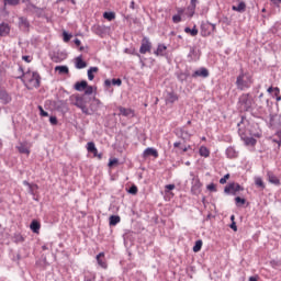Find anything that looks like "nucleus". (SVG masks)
Segmentation results:
<instances>
[{
    "instance_id": "nucleus-52",
    "label": "nucleus",
    "mask_w": 281,
    "mask_h": 281,
    "mask_svg": "<svg viewBox=\"0 0 281 281\" xmlns=\"http://www.w3.org/2000/svg\"><path fill=\"white\" fill-rule=\"evenodd\" d=\"M93 157H98V159H102V154H98V148L91 151Z\"/></svg>"
},
{
    "instance_id": "nucleus-47",
    "label": "nucleus",
    "mask_w": 281,
    "mask_h": 281,
    "mask_svg": "<svg viewBox=\"0 0 281 281\" xmlns=\"http://www.w3.org/2000/svg\"><path fill=\"white\" fill-rule=\"evenodd\" d=\"M112 85L116 87H122V79H112Z\"/></svg>"
},
{
    "instance_id": "nucleus-2",
    "label": "nucleus",
    "mask_w": 281,
    "mask_h": 281,
    "mask_svg": "<svg viewBox=\"0 0 281 281\" xmlns=\"http://www.w3.org/2000/svg\"><path fill=\"white\" fill-rule=\"evenodd\" d=\"M254 85V79L249 74H245L243 70L236 79V87L239 91H245V89H249Z\"/></svg>"
},
{
    "instance_id": "nucleus-38",
    "label": "nucleus",
    "mask_w": 281,
    "mask_h": 281,
    "mask_svg": "<svg viewBox=\"0 0 281 281\" xmlns=\"http://www.w3.org/2000/svg\"><path fill=\"white\" fill-rule=\"evenodd\" d=\"M276 137L278 138H273L272 142H274V144H278V146H281V131L276 133Z\"/></svg>"
},
{
    "instance_id": "nucleus-56",
    "label": "nucleus",
    "mask_w": 281,
    "mask_h": 281,
    "mask_svg": "<svg viewBox=\"0 0 281 281\" xmlns=\"http://www.w3.org/2000/svg\"><path fill=\"white\" fill-rule=\"evenodd\" d=\"M196 1H199V0H191V5H192L193 12L196 9Z\"/></svg>"
},
{
    "instance_id": "nucleus-8",
    "label": "nucleus",
    "mask_w": 281,
    "mask_h": 281,
    "mask_svg": "<svg viewBox=\"0 0 281 281\" xmlns=\"http://www.w3.org/2000/svg\"><path fill=\"white\" fill-rule=\"evenodd\" d=\"M153 49V43L148 37H144L140 42L139 54H150Z\"/></svg>"
},
{
    "instance_id": "nucleus-12",
    "label": "nucleus",
    "mask_w": 281,
    "mask_h": 281,
    "mask_svg": "<svg viewBox=\"0 0 281 281\" xmlns=\"http://www.w3.org/2000/svg\"><path fill=\"white\" fill-rule=\"evenodd\" d=\"M0 102L1 104H10V102H12V97H10L5 90H0Z\"/></svg>"
},
{
    "instance_id": "nucleus-43",
    "label": "nucleus",
    "mask_w": 281,
    "mask_h": 281,
    "mask_svg": "<svg viewBox=\"0 0 281 281\" xmlns=\"http://www.w3.org/2000/svg\"><path fill=\"white\" fill-rule=\"evenodd\" d=\"M273 91H276V95H278V93H280V88H278V87H276V88L270 87L267 90L268 93H273Z\"/></svg>"
},
{
    "instance_id": "nucleus-11",
    "label": "nucleus",
    "mask_w": 281,
    "mask_h": 281,
    "mask_svg": "<svg viewBox=\"0 0 281 281\" xmlns=\"http://www.w3.org/2000/svg\"><path fill=\"white\" fill-rule=\"evenodd\" d=\"M119 115H123V117H135V112L132 109L119 106Z\"/></svg>"
},
{
    "instance_id": "nucleus-30",
    "label": "nucleus",
    "mask_w": 281,
    "mask_h": 281,
    "mask_svg": "<svg viewBox=\"0 0 281 281\" xmlns=\"http://www.w3.org/2000/svg\"><path fill=\"white\" fill-rule=\"evenodd\" d=\"M55 71H58L59 75L69 74V68L67 66H56Z\"/></svg>"
},
{
    "instance_id": "nucleus-26",
    "label": "nucleus",
    "mask_w": 281,
    "mask_h": 281,
    "mask_svg": "<svg viewBox=\"0 0 281 281\" xmlns=\"http://www.w3.org/2000/svg\"><path fill=\"white\" fill-rule=\"evenodd\" d=\"M98 71H100V69L98 67H90L88 69V80H93V78H95V76H93V74H98Z\"/></svg>"
},
{
    "instance_id": "nucleus-4",
    "label": "nucleus",
    "mask_w": 281,
    "mask_h": 281,
    "mask_svg": "<svg viewBox=\"0 0 281 281\" xmlns=\"http://www.w3.org/2000/svg\"><path fill=\"white\" fill-rule=\"evenodd\" d=\"M69 101L70 104L80 109L82 113H85V115H89V109L85 104V99L82 97H80L79 94H72L70 95Z\"/></svg>"
},
{
    "instance_id": "nucleus-14",
    "label": "nucleus",
    "mask_w": 281,
    "mask_h": 281,
    "mask_svg": "<svg viewBox=\"0 0 281 281\" xmlns=\"http://www.w3.org/2000/svg\"><path fill=\"white\" fill-rule=\"evenodd\" d=\"M177 100H179V95H177V93L168 92L167 97L165 99V102H166V104H175V102H177Z\"/></svg>"
},
{
    "instance_id": "nucleus-29",
    "label": "nucleus",
    "mask_w": 281,
    "mask_h": 281,
    "mask_svg": "<svg viewBox=\"0 0 281 281\" xmlns=\"http://www.w3.org/2000/svg\"><path fill=\"white\" fill-rule=\"evenodd\" d=\"M87 85L88 83L86 80H83L81 82H77V83H75V89H76V91H85Z\"/></svg>"
},
{
    "instance_id": "nucleus-16",
    "label": "nucleus",
    "mask_w": 281,
    "mask_h": 281,
    "mask_svg": "<svg viewBox=\"0 0 281 281\" xmlns=\"http://www.w3.org/2000/svg\"><path fill=\"white\" fill-rule=\"evenodd\" d=\"M97 262L101 269H106V260H104V252L97 255Z\"/></svg>"
},
{
    "instance_id": "nucleus-44",
    "label": "nucleus",
    "mask_w": 281,
    "mask_h": 281,
    "mask_svg": "<svg viewBox=\"0 0 281 281\" xmlns=\"http://www.w3.org/2000/svg\"><path fill=\"white\" fill-rule=\"evenodd\" d=\"M40 109V115H42V117H48L49 113H47L45 110H43V106L38 105Z\"/></svg>"
},
{
    "instance_id": "nucleus-10",
    "label": "nucleus",
    "mask_w": 281,
    "mask_h": 281,
    "mask_svg": "<svg viewBox=\"0 0 281 281\" xmlns=\"http://www.w3.org/2000/svg\"><path fill=\"white\" fill-rule=\"evenodd\" d=\"M19 27L20 30H23V32H30V21L27 18H19Z\"/></svg>"
},
{
    "instance_id": "nucleus-20",
    "label": "nucleus",
    "mask_w": 281,
    "mask_h": 281,
    "mask_svg": "<svg viewBox=\"0 0 281 281\" xmlns=\"http://www.w3.org/2000/svg\"><path fill=\"white\" fill-rule=\"evenodd\" d=\"M16 149L19 150V153H21V155H30V148H27V145H25L24 143H20L16 146Z\"/></svg>"
},
{
    "instance_id": "nucleus-9",
    "label": "nucleus",
    "mask_w": 281,
    "mask_h": 281,
    "mask_svg": "<svg viewBox=\"0 0 281 281\" xmlns=\"http://www.w3.org/2000/svg\"><path fill=\"white\" fill-rule=\"evenodd\" d=\"M210 77V70L207 68H200L199 70H195L192 74V78H209Z\"/></svg>"
},
{
    "instance_id": "nucleus-59",
    "label": "nucleus",
    "mask_w": 281,
    "mask_h": 281,
    "mask_svg": "<svg viewBox=\"0 0 281 281\" xmlns=\"http://www.w3.org/2000/svg\"><path fill=\"white\" fill-rule=\"evenodd\" d=\"M27 10H36V5H34V4H27Z\"/></svg>"
},
{
    "instance_id": "nucleus-19",
    "label": "nucleus",
    "mask_w": 281,
    "mask_h": 281,
    "mask_svg": "<svg viewBox=\"0 0 281 281\" xmlns=\"http://www.w3.org/2000/svg\"><path fill=\"white\" fill-rule=\"evenodd\" d=\"M232 10H233L234 12H240V13H243V12H245V11L247 10V4H246L244 1H241V2L238 3L237 7H236V5H233V7H232Z\"/></svg>"
},
{
    "instance_id": "nucleus-53",
    "label": "nucleus",
    "mask_w": 281,
    "mask_h": 281,
    "mask_svg": "<svg viewBox=\"0 0 281 281\" xmlns=\"http://www.w3.org/2000/svg\"><path fill=\"white\" fill-rule=\"evenodd\" d=\"M207 190H210L211 192H216V186H214V183H211L207 186Z\"/></svg>"
},
{
    "instance_id": "nucleus-23",
    "label": "nucleus",
    "mask_w": 281,
    "mask_h": 281,
    "mask_svg": "<svg viewBox=\"0 0 281 281\" xmlns=\"http://www.w3.org/2000/svg\"><path fill=\"white\" fill-rule=\"evenodd\" d=\"M268 181L273 183V186H280V179H278L273 172H268Z\"/></svg>"
},
{
    "instance_id": "nucleus-18",
    "label": "nucleus",
    "mask_w": 281,
    "mask_h": 281,
    "mask_svg": "<svg viewBox=\"0 0 281 281\" xmlns=\"http://www.w3.org/2000/svg\"><path fill=\"white\" fill-rule=\"evenodd\" d=\"M226 156L228 159H236V157H238V151L234 147H228L226 149Z\"/></svg>"
},
{
    "instance_id": "nucleus-5",
    "label": "nucleus",
    "mask_w": 281,
    "mask_h": 281,
    "mask_svg": "<svg viewBox=\"0 0 281 281\" xmlns=\"http://www.w3.org/2000/svg\"><path fill=\"white\" fill-rule=\"evenodd\" d=\"M243 190H245V188H243L239 183L235 182L229 183L224 188L225 194H232L233 196H236L238 192H243Z\"/></svg>"
},
{
    "instance_id": "nucleus-32",
    "label": "nucleus",
    "mask_w": 281,
    "mask_h": 281,
    "mask_svg": "<svg viewBox=\"0 0 281 281\" xmlns=\"http://www.w3.org/2000/svg\"><path fill=\"white\" fill-rule=\"evenodd\" d=\"M186 34H190L192 36H196L199 34V30L196 29V26H193V29L190 27H186L184 29Z\"/></svg>"
},
{
    "instance_id": "nucleus-35",
    "label": "nucleus",
    "mask_w": 281,
    "mask_h": 281,
    "mask_svg": "<svg viewBox=\"0 0 281 281\" xmlns=\"http://www.w3.org/2000/svg\"><path fill=\"white\" fill-rule=\"evenodd\" d=\"M103 19H106V21H113V19H115V13H113V12H104L103 13Z\"/></svg>"
},
{
    "instance_id": "nucleus-54",
    "label": "nucleus",
    "mask_w": 281,
    "mask_h": 281,
    "mask_svg": "<svg viewBox=\"0 0 281 281\" xmlns=\"http://www.w3.org/2000/svg\"><path fill=\"white\" fill-rule=\"evenodd\" d=\"M271 3H273V5H276L277 8H280V3H281V0H270Z\"/></svg>"
},
{
    "instance_id": "nucleus-64",
    "label": "nucleus",
    "mask_w": 281,
    "mask_h": 281,
    "mask_svg": "<svg viewBox=\"0 0 281 281\" xmlns=\"http://www.w3.org/2000/svg\"><path fill=\"white\" fill-rule=\"evenodd\" d=\"M249 281H258V278H256V277H250V278H249Z\"/></svg>"
},
{
    "instance_id": "nucleus-42",
    "label": "nucleus",
    "mask_w": 281,
    "mask_h": 281,
    "mask_svg": "<svg viewBox=\"0 0 281 281\" xmlns=\"http://www.w3.org/2000/svg\"><path fill=\"white\" fill-rule=\"evenodd\" d=\"M181 137L182 139H190L191 135L188 131L181 130Z\"/></svg>"
},
{
    "instance_id": "nucleus-46",
    "label": "nucleus",
    "mask_w": 281,
    "mask_h": 281,
    "mask_svg": "<svg viewBox=\"0 0 281 281\" xmlns=\"http://www.w3.org/2000/svg\"><path fill=\"white\" fill-rule=\"evenodd\" d=\"M235 203H236V205H238L239 203L241 205H245V199L237 196V198H235Z\"/></svg>"
},
{
    "instance_id": "nucleus-41",
    "label": "nucleus",
    "mask_w": 281,
    "mask_h": 281,
    "mask_svg": "<svg viewBox=\"0 0 281 281\" xmlns=\"http://www.w3.org/2000/svg\"><path fill=\"white\" fill-rule=\"evenodd\" d=\"M92 93H93V87L89 86V83H88L86 89H85V94L86 95H91Z\"/></svg>"
},
{
    "instance_id": "nucleus-25",
    "label": "nucleus",
    "mask_w": 281,
    "mask_h": 281,
    "mask_svg": "<svg viewBox=\"0 0 281 281\" xmlns=\"http://www.w3.org/2000/svg\"><path fill=\"white\" fill-rule=\"evenodd\" d=\"M173 148H179L182 150V153H188V150L192 149V146H190V145L182 146L180 142H176V143H173Z\"/></svg>"
},
{
    "instance_id": "nucleus-37",
    "label": "nucleus",
    "mask_w": 281,
    "mask_h": 281,
    "mask_svg": "<svg viewBox=\"0 0 281 281\" xmlns=\"http://www.w3.org/2000/svg\"><path fill=\"white\" fill-rule=\"evenodd\" d=\"M95 149H97L95 143L89 142V143L87 144V150H88V153H93V150L95 151Z\"/></svg>"
},
{
    "instance_id": "nucleus-51",
    "label": "nucleus",
    "mask_w": 281,
    "mask_h": 281,
    "mask_svg": "<svg viewBox=\"0 0 281 281\" xmlns=\"http://www.w3.org/2000/svg\"><path fill=\"white\" fill-rule=\"evenodd\" d=\"M93 32L99 35L102 34V26H100V25L93 26Z\"/></svg>"
},
{
    "instance_id": "nucleus-33",
    "label": "nucleus",
    "mask_w": 281,
    "mask_h": 281,
    "mask_svg": "<svg viewBox=\"0 0 281 281\" xmlns=\"http://www.w3.org/2000/svg\"><path fill=\"white\" fill-rule=\"evenodd\" d=\"M121 218L120 215H111L110 216V225L115 226L117 223H120Z\"/></svg>"
},
{
    "instance_id": "nucleus-22",
    "label": "nucleus",
    "mask_w": 281,
    "mask_h": 281,
    "mask_svg": "<svg viewBox=\"0 0 281 281\" xmlns=\"http://www.w3.org/2000/svg\"><path fill=\"white\" fill-rule=\"evenodd\" d=\"M23 186H27L29 187V192L34 195V192H36V190H38V184H32L30 182H27V180L23 181Z\"/></svg>"
},
{
    "instance_id": "nucleus-49",
    "label": "nucleus",
    "mask_w": 281,
    "mask_h": 281,
    "mask_svg": "<svg viewBox=\"0 0 281 281\" xmlns=\"http://www.w3.org/2000/svg\"><path fill=\"white\" fill-rule=\"evenodd\" d=\"M130 194H137V186H132L128 190Z\"/></svg>"
},
{
    "instance_id": "nucleus-3",
    "label": "nucleus",
    "mask_w": 281,
    "mask_h": 281,
    "mask_svg": "<svg viewBox=\"0 0 281 281\" xmlns=\"http://www.w3.org/2000/svg\"><path fill=\"white\" fill-rule=\"evenodd\" d=\"M240 111H249L254 106V97L249 93H244L238 100Z\"/></svg>"
},
{
    "instance_id": "nucleus-6",
    "label": "nucleus",
    "mask_w": 281,
    "mask_h": 281,
    "mask_svg": "<svg viewBox=\"0 0 281 281\" xmlns=\"http://www.w3.org/2000/svg\"><path fill=\"white\" fill-rule=\"evenodd\" d=\"M190 176L192 177V181H191V192L192 194H201V188H202V183H201V179L198 178V176H194V173H190Z\"/></svg>"
},
{
    "instance_id": "nucleus-57",
    "label": "nucleus",
    "mask_w": 281,
    "mask_h": 281,
    "mask_svg": "<svg viewBox=\"0 0 281 281\" xmlns=\"http://www.w3.org/2000/svg\"><path fill=\"white\" fill-rule=\"evenodd\" d=\"M74 43H75V45H77V47H80V45H81V42L79 38H75Z\"/></svg>"
},
{
    "instance_id": "nucleus-31",
    "label": "nucleus",
    "mask_w": 281,
    "mask_h": 281,
    "mask_svg": "<svg viewBox=\"0 0 281 281\" xmlns=\"http://www.w3.org/2000/svg\"><path fill=\"white\" fill-rule=\"evenodd\" d=\"M181 14H183V9H178V14L172 16V22L181 23Z\"/></svg>"
},
{
    "instance_id": "nucleus-21",
    "label": "nucleus",
    "mask_w": 281,
    "mask_h": 281,
    "mask_svg": "<svg viewBox=\"0 0 281 281\" xmlns=\"http://www.w3.org/2000/svg\"><path fill=\"white\" fill-rule=\"evenodd\" d=\"M241 139L244 140V143L246 144V146H256L257 140L254 137H249V136H241Z\"/></svg>"
},
{
    "instance_id": "nucleus-34",
    "label": "nucleus",
    "mask_w": 281,
    "mask_h": 281,
    "mask_svg": "<svg viewBox=\"0 0 281 281\" xmlns=\"http://www.w3.org/2000/svg\"><path fill=\"white\" fill-rule=\"evenodd\" d=\"M201 247H203V240L199 239L195 241V245L193 246L194 254H199Z\"/></svg>"
},
{
    "instance_id": "nucleus-15",
    "label": "nucleus",
    "mask_w": 281,
    "mask_h": 281,
    "mask_svg": "<svg viewBox=\"0 0 281 281\" xmlns=\"http://www.w3.org/2000/svg\"><path fill=\"white\" fill-rule=\"evenodd\" d=\"M166 49L168 46L165 44H158L157 49L154 52L155 56H166Z\"/></svg>"
},
{
    "instance_id": "nucleus-58",
    "label": "nucleus",
    "mask_w": 281,
    "mask_h": 281,
    "mask_svg": "<svg viewBox=\"0 0 281 281\" xmlns=\"http://www.w3.org/2000/svg\"><path fill=\"white\" fill-rule=\"evenodd\" d=\"M104 85H105V87H111V85H113V83H112L111 80L106 79V80L104 81Z\"/></svg>"
},
{
    "instance_id": "nucleus-55",
    "label": "nucleus",
    "mask_w": 281,
    "mask_h": 281,
    "mask_svg": "<svg viewBox=\"0 0 281 281\" xmlns=\"http://www.w3.org/2000/svg\"><path fill=\"white\" fill-rule=\"evenodd\" d=\"M231 229H233L234 232H238V227L236 226V222H233L231 224Z\"/></svg>"
},
{
    "instance_id": "nucleus-7",
    "label": "nucleus",
    "mask_w": 281,
    "mask_h": 281,
    "mask_svg": "<svg viewBox=\"0 0 281 281\" xmlns=\"http://www.w3.org/2000/svg\"><path fill=\"white\" fill-rule=\"evenodd\" d=\"M216 30V25L210 22H202L201 24V35L210 36Z\"/></svg>"
},
{
    "instance_id": "nucleus-60",
    "label": "nucleus",
    "mask_w": 281,
    "mask_h": 281,
    "mask_svg": "<svg viewBox=\"0 0 281 281\" xmlns=\"http://www.w3.org/2000/svg\"><path fill=\"white\" fill-rule=\"evenodd\" d=\"M114 164H117V159L110 160L109 166H114Z\"/></svg>"
},
{
    "instance_id": "nucleus-50",
    "label": "nucleus",
    "mask_w": 281,
    "mask_h": 281,
    "mask_svg": "<svg viewBox=\"0 0 281 281\" xmlns=\"http://www.w3.org/2000/svg\"><path fill=\"white\" fill-rule=\"evenodd\" d=\"M172 190H175V184H167V186L165 187V192H166V193H168V192H170V191H172Z\"/></svg>"
},
{
    "instance_id": "nucleus-24",
    "label": "nucleus",
    "mask_w": 281,
    "mask_h": 281,
    "mask_svg": "<svg viewBox=\"0 0 281 281\" xmlns=\"http://www.w3.org/2000/svg\"><path fill=\"white\" fill-rule=\"evenodd\" d=\"M87 61L82 60V56L76 58V69H85Z\"/></svg>"
},
{
    "instance_id": "nucleus-61",
    "label": "nucleus",
    "mask_w": 281,
    "mask_h": 281,
    "mask_svg": "<svg viewBox=\"0 0 281 281\" xmlns=\"http://www.w3.org/2000/svg\"><path fill=\"white\" fill-rule=\"evenodd\" d=\"M130 8H131L132 10H135V1H131Z\"/></svg>"
},
{
    "instance_id": "nucleus-63",
    "label": "nucleus",
    "mask_w": 281,
    "mask_h": 281,
    "mask_svg": "<svg viewBox=\"0 0 281 281\" xmlns=\"http://www.w3.org/2000/svg\"><path fill=\"white\" fill-rule=\"evenodd\" d=\"M261 136H262V134H260V133L254 134V137H257V138H260Z\"/></svg>"
},
{
    "instance_id": "nucleus-40",
    "label": "nucleus",
    "mask_w": 281,
    "mask_h": 281,
    "mask_svg": "<svg viewBox=\"0 0 281 281\" xmlns=\"http://www.w3.org/2000/svg\"><path fill=\"white\" fill-rule=\"evenodd\" d=\"M63 36H64V43H69V41H71V34L67 33V31L63 32Z\"/></svg>"
},
{
    "instance_id": "nucleus-1",
    "label": "nucleus",
    "mask_w": 281,
    "mask_h": 281,
    "mask_svg": "<svg viewBox=\"0 0 281 281\" xmlns=\"http://www.w3.org/2000/svg\"><path fill=\"white\" fill-rule=\"evenodd\" d=\"M23 82L30 90L38 89L41 87V75L36 71L27 70L23 74Z\"/></svg>"
},
{
    "instance_id": "nucleus-39",
    "label": "nucleus",
    "mask_w": 281,
    "mask_h": 281,
    "mask_svg": "<svg viewBox=\"0 0 281 281\" xmlns=\"http://www.w3.org/2000/svg\"><path fill=\"white\" fill-rule=\"evenodd\" d=\"M255 183L258 186V188L265 189V182L262 181V178H256Z\"/></svg>"
},
{
    "instance_id": "nucleus-28",
    "label": "nucleus",
    "mask_w": 281,
    "mask_h": 281,
    "mask_svg": "<svg viewBox=\"0 0 281 281\" xmlns=\"http://www.w3.org/2000/svg\"><path fill=\"white\" fill-rule=\"evenodd\" d=\"M31 229L34 234H38V232L41 231V223H38L37 221H33L31 223Z\"/></svg>"
},
{
    "instance_id": "nucleus-48",
    "label": "nucleus",
    "mask_w": 281,
    "mask_h": 281,
    "mask_svg": "<svg viewBox=\"0 0 281 281\" xmlns=\"http://www.w3.org/2000/svg\"><path fill=\"white\" fill-rule=\"evenodd\" d=\"M49 122L53 126H56V124H58V119L56 116H50Z\"/></svg>"
},
{
    "instance_id": "nucleus-45",
    "label": "nucleus",
    "mask_w": 281,
    "mask_h": 281,
    "mask_svg": "<svg viewBox=\"0 0 281 281\" xmlns=\"http://www.w3.org/2000/svg\"><path fill=\"white\" fill-rule=\"evenodd\" d=\"M227 179H229V173H226L223 178H221L220 183L225 186V183H227Z\"/></svg>"
},
{
    "instance_id": "nucleus-27",
    "label": "nucleus",
    "mask_w": 281,
    "mask_h": 281,
    "mask_svg": "<svg viewBox=\"0 0 281 281\" xmlns=\"http://www.w3.org/2000/svg\"><path fill=\"white\" fill-rule=\"evenodd\" d=\"M200 157H210V149L205 146H201L199 149Z\"/></svg>"
},
{
    "instance_id": "nucleus-17",
    "label": "nucleus",
    "mask_w": 281,
    "mask_h": 281,
    "mask_svg": "<svg viewBox=\"0 0 281 281\" xmlns=\"http://www.w3.org/2000/svg\"><path fill=\"white\" fill-rule=\"evenodd\" d=\"M10 34V24L1 23L0 24V36H8Z\"/></svg>"
},
{
    "instance_id": "nucleus-36",
    "label": "nucleus",
    "mask_w": 281,
    "mask_h": 281,
    "mask_svg": "<svg viewBox=\"0 0 281 281\" xmlns=\"http://www.w3.org/2000/svg\"><path fill=\"white\" fill-rule=\"evenodd\" d=\"M4 5H19L21 3V0H2Z\"/></svg>"
},
{
    "instance_id": "nucleus-13",
    "label": "nucleus",
    "mask_w": 281,
    "mask_h": 281,
    "mask_svg": "<svg viewBox=\"0 0 281 281\" xmlns=\"http://www.w3.org/2000/svg\"><path fill=\"white\" fill-rule=\"evenodd\" d=\"M143 157H159V153L157 151V149L153 148V147H148L144 150L143 153Z\"/></svg>"
},
{
    "instance_id": "nucleus-62",
    "label": "nucleus",
    "mask_w": 281,
    "mask_h": 281,
    "mask_svg": "<svg viewBox=\"0 0 281 281\" xmlns=\"http://www.w3.org/2000/svg\"><path fill=\"white\" fill-rule=\"evenodd\" d=\"M26 63H31L30 56H23L22 57Z\"/></svg>"
}]
</instances>
